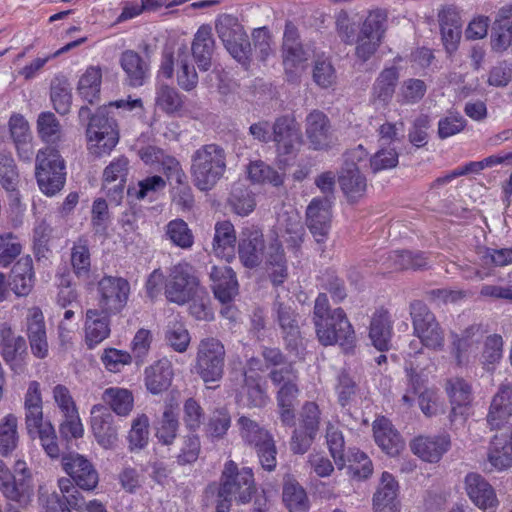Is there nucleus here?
Returning a JSON list of instances; mask_svg holds the SVG:
<instances>
[{
    "instance_id": "nucleus-63",
    "label": "nucleus",
    "mask_w": 512,
    "mask_h": 512,
    "mask_svg": "<svg viewBox=\"0 0 512 512\" xmlns=\"http://www.w3.org/2000/svg\"><path fill=\"white\" fill-rule=\"evenodd\" d=\"M166 340L175 351L182 353L188 348L190 335L183 323L173 320L167 325Z\"/></svg>"
},
{
    "instance_id": "nucleus-56",
    "label": "nucleus",
    "mask_w": 512,
    "mask_h": 512,
    "mask_svg": "<svg viewBox=\"0 0 512 512\" xmlns=\"http://www.w3.org/2000/svg\"><path fill=\"white\" fill-rule=\"evenodd\" d=\"M149 418L146 414H139L133 419L128 434L129 449L131 451L145 448L149 441Z\"/></svg>"
},
{
    "instance_id": "nucleus-46",
    "label": "nucleus",
    "mask_w": 512,
    "mask_h": 512,
    "mask_svg": "<svg viewBox=\"0 0 512 512\" xmlns=\"http://www.w3.org/2000/svg\"><path fill=\"white\" fill-rule=\"evenodd\" d=\"M102 399L109 405L110 411L112 410L119 416H127L133 409V395L129 390L124 388H107L103 392Z\"/></svg>"
},
{
    "instance_id": "nucleus-13",
    "label": "nucleus",
    "mask_w": 512,
    "mask_h": 512,
    "mask_svg": "<svg viewBox=\"0 0 512 512\" xmlns=\"http://www.w3.org/2000/svg\"><path fill=\"white\" fill-rule=\"evenodd\" d=\"M62 467L69 479L81 490L93 491L99 483V473L93 463L79 453L64 454Z\"/></svg>"
},
{
    "instance_id": "nucleus-47",
    "label": "nucleus",
    "mask_w": 512,
    "mask_h": 512,
    "mask_svg": "<svg viewBox=\"0 0 512 512\" xmlns=\"http://www.w3.org/2000/svg\"><path fill=\"white\" fill-rule=\"evenodd\" d=\"M102 71L98 66H90L78 82V92L88 103L93 104L99 98Z\"/></svg>"
},
{
    "instance_id": "nucleus-54",
    "label": "nucleus",
    "mask_w": 512,
    "mask_h": 512,
    "mask_svg": "<svg viewBox=\"0 0 512 512\" xmlns=\"http://www.w3.org/2000/svg\"><path fill=\"white\" fill-rule=\"evenodd\" d=\"M178 430L179 421L177 414L171 407L166 408L156 429V438L162 445L171 446L177 438Z\"/></svg>"
},
{
    "instance_id": "nucleus-41",
    "label": "nucleus",
    "mask_w": 512,
    "mask_h": 512,
    "mask_svg": "<svg viewBox=\"0 0 512 512\" xmlns=\"http://www.w3.org/2000/svg\"><path fill=\"white\" fill-rule=\"evenodd\" d=\"M236 244V233L230 221L217 222L213 239V251L227 261L233 257Z\"/></svg>"
},
{
    "instance_id": "nucleus-1",
    "label": "nucleus",
    "mask_w": 512,
    "mask_h": 512,
    "mask_svg": "<svg viewBox=\"0 0 512 512\" xmlns=\"http://www.w3.org/2000/svg\"><path fill=\"white\" fill-rule=\"evenodd\" d=\"M313 323L322 345L339 344L346 352L354 348L356 335L352 324L342 308L330 309L325 293H320L315 300Z\"/></svg>"
},
{
    "instance_id": "nucleus-44",
    "label": "nucleus",
    "mask_w": 512,
    "mask_h": 512,
    "mask_svg": "<svg viewBox=\"0 0 512 512\" xmlns=\"http://www.w3.org/2000/svg\"><path fill=\"white\" fill-rule=\"evenodd\" d=\"M249 180L254 184H270L279 187L284 183V174L262 160H255L247 166Z\"/></svg>"
},
{
    "instance_id": "nucleus-21",
    "label": "nucleus",
    "mask_w": 512,
    "mask_h": 512,
    "mask_svg": "<svg viewBox=\"0 0 512 512\" xmlns=\"http://www.w3.org/2000/svg\"><path fill=\"white\" fill-rule=\"evenodd\" d=\"M332 204L312 199L306 209V224L318 244L325 243L331 228Z\"/></svg>"
},
{
    "instance_id": "nucleus-43",
    "label": "nucleus",
    "mask_w": 512,
    "mask_h": 512,
    "mask_svg": "<svg viewBox=\"0 0 512 512\" xmlns=\"http://www.w3.org/2000/svg\"><path fill=\"white\" fill-rule=\"evenodd\" d=\"M398 79L399 71L396 66L383 69L373 84V98L387 104L393 97Z\"/></svg>"
},
{
    "instance_id": "nucleus-30",
    "label": "nucleus",
    "mask_w": 512,
    "mask_h": 512,
    "mask_svg": "<svg viewBox=\"0 0 512 512\" xmlns=\"http://www.w3.org/2000/svg\"><path fill=\"white\" fill-rule=\"evenodd\" d=\"M215 41L212 36L211 27L202 25L194 35L191 45V52L198 68L201 71H208L212 66Z\"/></svg>"
},
{
    "instance_id": "nucleus-59",
    "label": "nucleus",
    "mask_w": 512,
    "mask_h": 512,
    "mask_svg": "<svg viewBox=\"0 0 512 512\" xmlns=\"http://www.w3.org/2000/svg\"><path fill=\"white\" fill-rule=\"evenodd\" d=\"M166 235L174 245L182 249L190 248L193 245L192 232L182 219L170 221L166 226Z\"/></svg>"
},
{
    "instance_id": "nucleus-57",
    "label": "nucleus",
    "mask_w": 512,
    "mask_h": 512,
    "mask_svg": "<svg viewBox=\"0 0 512 512\" xmlns=\"http://www.w3.org/2000/svg\"><path fill=\"white\" fill-rule=\"evenodd\" d=\"M427 86L421 79L410 78L401 83L397 102L401 105L418 103L425 95Z\"/></svg>"
},
{
    "instance_id": "nucleus-42",
    "label": "nucleus",
    "mask_w": 512,
    "mask_h": 512,
    "mask_svg": "<svg viewBox=\"0 0 512 512\" xmlns=\"http://www.w3.org/2000/svg\"><path fill=\"white\" fill-rule=\"evenodd\" d=\"M71 265L74 274L79 280L87 281L91 272V255L88 240L80 237L71 248Z\"/></svg>"
},
{
    "instance_id": "nucleus-64",
    "label": "nucleus",
    "mask_w": 512,
    "mask_h": 512,
    "mask_svg": "<svg viewBox=\"0 0 512 512\" xmlns=\"http://www.w3.org/2000/svg\"><path fill=\"white\" fill-rule=\"evenodd\" d=\"M37 131L47 143H54L60 137V124L52 112H42L37 119Z\"/></svg>"
},
{
    "instance_id": "nucleus-23",
    "label": "nucleus",
    "mask_w": 512,
    "mask_h": 512,
    "mask_svg": "<svg viewBox=\"0 0 512 512\" xmlns=\"http://www.w3.org/2000/svg\"><path fill=\"white\" fill-rule=\"evenodd\" d=\"M24 411L27 433L35 439L37 432L41 431L45 425L40 384L37 381H31L28 385L24 398Z\"/></svg>"
},
{
    "instance_id": "nucleus-3",
    "label": "nucleus",
    "mask_w": 512,
    "mask_h": 512,
    "mask_svg": "<svg viewBox=\"0 0 512 512\" xmlns=\"http://www.w3.org/2000/svg\"><path fill=\"white\" fill-rule=\"evenodd\" d=\"M225 149L215 143L205 144L191 156L192 181L200 191H209L224 176L227 168Z\"/></svg>"
},
{
    "instance_id": "nucleus-27",
    "label": "nucleus",
    "mask_w": 512,
    "mask_h": 512,
    "mask_svg": "<svg viewBox=\"0 0 512 512\" xmlns=\"http://www.w3.org/2000/svg\"><path fill=\"white\" fill-rule=\"evenodd\" d=\"M503 428L492 438L487 455L491 468L498 471L512 466V426Z\"/></svg>"
},
{
    "instance_id": "nucleus-14",
    "label": "nucleus",
    "mask_w": 512,
    "mask_h": 512,
    "mask_svg": "<svg viewBox=\"0 0 512 512\" xmlns=\"http://www.w3.org/2000/svg\"><path fill=\"white\" fill-rule=\"evenodd\" d=\"M60 494L53 492L44 501L45 512H71V509L81 510L86 506L85 498L80 488L69 478L58 480Z\"/></svg>"
},
{
    "instance_id": "nucleus-51",
    "label": "nucleus",
    "mask_w": 512,
    "mask_h": 512,
    "mask_svg": "<svg viewBox=\"0 0 512 512\" xmlns=\"http://www.w3.org/2000/svg\"><path fill=\"white\" fill-rule=\"evenodd\" d=\"M237 425L239 426L240 436L243 441L254 448L272 437L268 430L247 416L239 417Z\"/></svg>"
},
{
    "instance_id": "nucleus-45",
    "label": "nucleus",
    "mask_w": 512,
    "mask_h": 512,
    "mask_svg": "<svg viewBox=\"0 0 512 512\" xmlns=\"http://www.w3.org/2000/svg\"><path fill=\"white\" fill-rule=\"evenodd\" d=\"M0 183L10 193L11 199L15 203H19V192L17 191L19 172L15 160L7 153H0Z\"/></svg>"
},
{
    "instance_id": "nucleus-60",
    "label": "nucleus",
    "mask_w": 512,
    "mask_h": 512,
    "mask_svg": "<svg viewBox=\"0 0 512 512\" xmlns=\"http://www.w3.org/2000/svg\"><path fill=\"white\" fill-rule=\"evenodd\" d=\"M326 442L335 464L342 469L345 466L344 437L342 432L330 423L326 428Z\"/></svg>"
},
{
    "instance_id": "nucleus-55",
    "label": "nucleus",
    "mask_w": 512,
    "mask_h": 512,
    "mask_svg": "<svg viewBox=\"0 0 512 512\" xmlns=\"http://www.w3.org/2000/svg\"><path fill=\"white\" fill-rule=\"evenodd\" d=\"M283 64L287 74L294 79L298 70L304 68L305 63L309 59L308 52L303 48L301 42L294 45L283 46Z\"/></svg>"
},
{
    "instance_id": "nucleus-36",
    "label": "nucleus",
    "mask_w": 512,
    "mask_h": 512,
    "mask_svg": "<svg viewBox=\"0 0 512 512\" xmlns=\"http://www.w3.org/2000/svg\"><path fill=\"white\" fill-rule=\"evenodd\" d=\"M9 286L17 296H27L34 286L33 261L30 256L19 259L10 274Z\"/></svg>"
},
{
    "instance_id": "nucleus-50",
    "label": "nucleus",
    "mask_w": 512,
    "mask_h": 512,
    "mask_svg": "<svg viewBox=\"0 0 512 512\" xmlns=\"http://www.w3.org/2000/svg\"><path fill=\"white\" fill-rule=\"evenodd\" d=\"M444 390L450 404L470 405L473 400L471 385L461 377H450L446 379Z\"/></svg>"
},
{
    "instance_id": "nucleus-32",
    "label": "nucleus",
    "mask_w": 512,
    "mask_h": 512,
    "mask_svg": "<svg viewBox=\"0 0 512 512\" xmlns=\"http://www.w3.org/2000/svg\"><path fill=\"white\" fill-rule=\"evenodd\" d=\"M392 334V320L389 312L383 308L378 309L373 314L369 327V338L373 346L379 351H388L391 348Z\"/></svg>"
},
{
    "instance_id": "nucleus-7",
    "label": "nucleus",
    "mask_w": 512,
    "mask_h": 512,
    "mask_svg": "<svg viewBox=\"0 0 512 512\" xmlns=\"http://www.w3.org/2000/svg\"><path fill=\"white\" fill-rule=\"evenodd\" d=\"M225 357V347L219 339L203 338L197 346L194 371L205 383L217 382L224 374Z\"/></svg>"
},
{
    "instance_id": "nucleus-48",
    "label": "nucleus",
    "mask_w": 512,
    "mask_h": 512,
    "mask_svg": "<svg viewBox=\"0 0 512 512\" xmlns=\"http://www.w3.org/2000/svg\"><path fill=\"white\" fill-rule=\"evenodd\" d=\"M200 451L201 443L199 436L195 432H190L179 439L174 457L178 465H190L197 461Z\"/></svg>"
},
{
    "instance_id": "nucleus-49",
    "label": "nucleus",
    "mask_w": 512,
    "mask_h": 512,
    "mask_svg": "<svg viewBox=\"0 0 512 512\" xmlns=\"http://www.w3.org/2000/svg\"><path fill=\"white\" fill-rule=\"evenodd\" d=\"M283 501L290 512H307L309 502L303 487L295 480L288 479L283 487Z\"/></svg>"
},
{
    "instance_id": "nucleus-26",
    "label": "nucleus",
    "mask_w": 512,
    "mask_h": 512,
    "mask_svg": "<svg viewBox=\"0 0 512 512\" xmlns=\"http://www.w3.org/2000/svg\"><path fill=\"white\" fill-rule=\"evenodd\" d=\"M26 326L32 354L39 359L46 358L48 356L49 345L44 316L40 308L33 307L29 310Z\"/></svg>"
},
{
    "instance_id": "nucleus-28",
    "label": "nucleus",
    "mask_w": 512,
    "mask_h": 512,
    "mask_svg": "<svg viewBox=\"0 0 512 512\" xmlns=\"http://www.w3.org/2000/svg\"><path fill=\"white\" fill-rule=\"evenodd\" d=\"M210 279L215 297L222 303H228L238 294L236 274L231 267L213 266Z\"/></svg>"
},
{
    "instance_id": "nucleus-22",
    "label": "nucleus",
    "mask_w": 512,
    "mask_h": 512,
    "mask_svg": "<svg viewBox=\"0 0 512 512\" xmlns=\"http://www.w3.org/2000/svg\"><path fill=\"white\" fill-rule=\"evenodd\" d=\"M128 172L129 160L124 156L113 159L103 171V189L116 204L123 198Z\"/></svg>"
},
{
    "instance_id": "nucleus-61",
    "label": "nucleus",
    "mask_w": 512,
    "mask_h": 512,
    "mask_svg": "<svg viewBox=\"0 0 512 512\" xmlns=\"http://www.w3.org/2000/svg\"><path fill=\"white\" fill-rule=\"evenodd\" d=\"M229 204L233 211L240 215L246 216L255 208V200L252 193L242 186H234L229 197Z\"/></svg>"
},
{
    "instance_id": "nucleus-52",
    "label": "nucleus",
    "mask_w": 512,
    "mask_h": 512,
    "mask_svg": "<svg viewBox=\"0 0 512 512\" xmlns=\"http://www.w3.org/2000/svg\"><path fill=\"white\" fill-rule=\"evenodd\" d=\"M18 420L13 414L6 415L0 421V454L2 456L10 455L17 447L18 436Z\"/></svg>"
},
{
    "instance_id": "nucleus-17",
    "label": "nucleus",
    "mask_w": 512,
    "mask_h": 512,
    "mask_svg": "<svg viewBox=\"0 0 512 512\" xmlns=\"http://www.w3.org/2000/svg\"><path fill=\"white\" fill-rule=\"evenodd\" d=\"M272 310L286 348L292 351L297 350L302 345L300 315L289 303L279 300L274 302Z\"/></svg>"
},
{
    "instance_id": "nucleus-11",
    "label": "nucleus",
    "mask_w": 512,
    "mask_h": 512,
    "mask_svg": "<svg viewBox=\"0 0 512 512\" xmlns=\"http://www.w3.org/2000/svg\"><path fill=\"white\" fill-rule=\"evenodd\" d=\"M176 68L177 84L184 91H191L198 85V74L192 63L190 53L186 47L177 50L176 58L172 54H165L160 66V74L170 79Z\"/></svg>"
},
{
    "instance_id": "nucleus-58",
    "label": "nucleus",
    "mask_w": 512,
    "mask_h": 512,
    "mask_svg": "<svg viewBox=\"0 0 512 512\" xmlns=\"http://www.w3.org/2000/svg\"><path fill=\"white\" fill-rule=\"evenodd\" d=\"M385 23L386 14L383 11H371L362 23L358 35L365 38L382 40L386 31Z\"/></svg>"
},
{
    "instance_id": "nucleus-37",
    "label": "nucleus",
    "mask_w": 512,
    "mask_h": 512,
    "mask_svg": "<svg viewBox=\"0 0 512 512\" xmlns=\"http://www.w3.org/2000/svg\"><path fill=\"white\" fill-rule=\"evenodd\" d=\"M340 188L351 203L362 198L367 190V180L355 164L343 169L339 176Z\"/></svg>"
},
{
    "instance_id": "nucleus-6",
    "label": "nucleus",
    "mask_w": 512,
    "mask_h": 512,
    "mask_svg": "<svg viewBox=\"0 0 512 512\" xmlns=\"http://www.w3.org/2000/svg\"><path fill=\"white\" fill-rule=\"evenodd\" d=\"M200 289L195 268L188 262L172 266L166 278L164 294L169 302L184 305L191 301Z\"/></svg>"
},
{
    "instance_id": "nucleus-53",
    "label": "nucleus",
    "mask_w": 512,
    "mask_h": 512,
    "mask_svg": "<svg viewBox=\"0 0 512 512\" xmlns=\"http://www.w3.org/2000/svg\"><path fill=\"white\" fill-rule=\"evenodd\" d=\"M390 267L394 270L425 269L428 265L422 252L393 251L388 256Z\"/></svg>"
},
{
    "instance_id": "nucleus-18",
    "label": "nucleus",
    "mask_w": 512,
    "mask_h": 512,
    "mask_svg": "<svg viewBox=\"0 0 512 512\" xmlns=\"http://www.w3.org/2000/svg\"><path fill=\"white\" fill-rule=\"evenodd\" d=\"M268 378L277 388V404L296 405L300 394L299 375L293 364L272 369L268 374Z\"/></svg>"
},
{
    "instance_id": "nucleus-8",
    "label": "nucleus",
    "mask_w": 512,
    "mask_h": 512,
    "mask_svg": "<svg viewBox=\"0 0 512 512\" xmlns=\"http://www.w3.org/2000/svg\"><path fill=\"white\" fill-rule=\"evenodd\" d=\"M89 151L100 157L109 154L119 141L117 124L108 116L107 108L100 107L91 117L86 129Z\"/></svg>"
},
{
    "instance_id": "nucleus-39",
    "label": "nucleus",
    "mask_w": 512,
    "mask_h": 512,
    "mask_svg": "<svg viewBox=\"0 0 512 512\" xmlns=\"http://www.w3.org/2000/svg\"><path fill=\"white\" fill-rule=\"evenodd\" d=\"M0 491L9 501L20 505L28 502L29 491L24 479L17 480L2 461H0Z\"/></svg>"
},
{
    "instance_id": "nucleus-31",
    "label": "nucleus",
    "mask_w": 512,
    "mask_h": 512,
    "mask_svg": "<svg viewBox=\"0 0 512 512\" xmlns=\"http://www.w3.org/2000/svg\"><path fill=\"white\" fill-rule=\"evenodd\" d=\"M376 444L388 455L396 456L404 448V441L387 418H379L373 424Z\"/></svg>"
},
{
    "instance_id": "nucleus-24",
    "label": "nucleus",
    "mask_w": 512,
    "mask_h": 512,
    "mask_svg": "<svg viewBox=\"0 0 512 512\" xmlns=\"http://www.w3.org/2000/svg\"><path fill=\"white\" fill-rule=\"evenodd\" d=\"M512 415V383H502L493 396L487 414V423L490 428L501 429Z\"/></svg>"
},
{
    "instance_id": "nucleus-34",
    "label": "nucleus",
    "mask_w": 512,
    "mask_h": 512,
    "mask_svg": "<svg viewBox=\"0 0 512 512\" xmlns=\"http://www.w3.org/2000/svg\"><path fill=\"white\" fill-rule=\"evenodd\" d=\"M110 316L111 315H105L96 308L86 311L85 340L90 349L94 348L109 336Z\"/></svg>"
},
{
    "instance_id": "nucleus-4",
    "label": "nucleus",
    "mask_w": 512,
    "mask_h": 512,
    "mask_svg": "<svg viewBox=\"0 0 512 512\" xmlns=\"http://www.w3.org/2000/svg\"><path fill=\"white\" fill-rule=\"evenodd\" d=\"M215 29L229 54L248 69L251 61V44L238 18L231 14H221L215 22Z\"/></svg>"
},
{
    "instance_id": "nucleus-20",
    "label": "nucleus",
    "mask_w": 512,
    "mask_h": 512,
    "mask_svg": "<svg viewBox=\"0 0 512 512\" xmlns=\"http://www.w3.org/2000/svg\"><path fill=\"white\" fill-rule=\"evenodd\" d=\"M464 489L472 503L484 512H495L498 499L493 487L480 474L468 473L464 478Z\"/></svg>"
},
{
    "instance_id": "nucleus-5",
    "label": "nucleus",
    "mask_w": 512,
    "mask_h": 512,
    "mask_svg": "<svg viewBox=\"0 0 512 512\" xmlns=\"http://www.w3.org/2000/svg\"><path fill=\"white\" fill-rule=\"evenodd\" d=\"M35 175L40 190L53 196L65 184V163L59 152L53 147H46L36 155Z\"/></svg>"
},
{
    "instance_id": "nucleus-9",
    "label": "nucleus",
    "mask_w": 512,
    "mask_h": 512,
    "mask_svg": "<svg viewBox=\"0 0 512 512\" xmlns=\"http://www.w3.org/2000/svg\"><path fill=\"white\" fill-rule=\"evenodd\" d=\"M414 334L425 347L439 351L444 347V330L441 328L435 315L422 301H413L410 304Z\"/></svg>"
},
{
    "instance_id": "nucleus-62",
    "label": "nucleus",
    "mask_w": 512,
    "mask_h": 512,
    "mask_svg": "<svg viewBox=\"0 0 512 512\" xmlns=\"http://www.w3.org/2000/svg\"><path fill=\"white\" fill-rule=\"evenodd\" d=\"M419 407L424 415L433 417L445 412V402L438 391L433 388H427L419 394Z\"/></svg>"
},
{
    "instance_id": "nucleus-35",
    "label": "nucleus",
    "mask_w": 512,
    "mask_h": 512,
    "mask_svg": "<svg viewBox=\"0 0 512 512\" xmlns=\"http://www.w3.org/2000/svg\"><path fill=\"white\" fill-rule=\"evenodd\" d=\"M120 64L132 87L142 86L149 78V63L134 50L124 51L121 54Z\"/></svg>"
},
{
    "instance_id": "nucleus-33",
    "label": "nucleus",
    "mask_w": 512,
    "mask_h": 512,
    "mask_svg": "<svg viewBox=\"0 0 512 512\" xmlns=\"http://www.w3.org/2000/svg\"><path fill=\"white\" fill-rule=\"evenodd\" d=\"M172 378V364L166 358L158 360L145 369V386L154 395L166 391L171 385Z\"/></svg>"
},
{
    "instance_id": "nucleus-40",
    "label": "nucleus",
    "mask_w": 512,
    "mask_h": 512,
    "mask_svg": "<svg viewBox=\"0 0 512 512\" xmlns=\"http://www.w3.org/2000/svg\"><path fill=\"white\" fill-rule=\"evenodd\" d=\"M185 96L175 87L160 84L155 91V107L169 116L180 115L184 109Z\"/></svg>"
},
{
    "instance_id": "nucleus-15",
    "label": "nucleus",
    "mask_w": 512,
    "mask_h": 512,
    "mask_svg": "<svg viewBox=\"0 0 512 512\" xmlns=\"http://www.w3.org/2000/svg\"><path fill=\"white\" fill-rule=\"evenodd\" d=\"M266 248L264 235L257 227H246L242 230L238 241V259L247 269L260 266Z\"/></svg>"
},
{
    "instance_id": "nucleus-10",
    "label": "nucleus",
    "mask_w": 512,
    "mask_h": 512,
    "mask_svg": "<svg viewBox=\"0 0 512 512\" xmlns=\"http://www.w3.org/2000/svg\"><path fill=\"white\" fill-rule=\"evenodd\" d=\"M98 308L105 315H116L127 305L130 283L122 277L104 276L97 284Z\"/></svg>"
},
{
    "instance_id": "nucleus-25",
    "label": "nucleus",
    "mask_w": 512,
    "mask_h": 512,
    "mask_svg": "<svg viewBox=\"0 0 512 512\" xmlns=\"http://www.w3.org/2000/svg\"><path fill=\"white\" fill-rule=\"evenodd\" d=\"M451 440L447 434L419 436L410 443L411 451L423 461L437 463L450 449Z\"/></svg>"
},
{
    "instance_id": "nucleus-38",
    "label": "nucleus",
    "mask_w": 512,
    "mask_h": 512,
    "mask_svg": "<svg viewBox=\"0 0 512 512\" xmlns=\"http://www.w3.org/2000/svg\"><path fill=\"white\" fill-rule=\"evenodd\" d=\"M398 483L394 477L383 472L381 483L373 497L374 512H398L396 497Z\"/></svg>"
},
{
    "instance_id": "nucleus-29",
    "label": "nucleus",
    "mask_w": 512,
    "mask_h": 512,
    "mask_svg": "<svg viewBox=\"0 0 512 512\" xmlns=\"http://www.w3.org/2000/svg\"><path fill=\"white\" fill-rule=\"evenodd\" d=\"M306 136L315 150L329 147L331 143L330 123L322 111L313 110L306 117Z\"/></svg>"
},
{
    "instance_id": "nucleus-2",
    "label": "nucleus",
    "mask_w": 512,
    "mask_h": 512,
    "mask_svg": "<svg viewBox=\"0 0 512 512\" xmlns=\"http://www.w3.org/2000/svg\"><path fill=\"white\" fill-rule=\"evenodd\" d=\"M208 491L216 493V512H229L233 500L248 503L256 492L252 470L246 467L239 470L233 461H229L225 464L220 485H211Z\"/></svg>"
},
{
    "instance_id": "nucleus-12",
    "label": "nucleus",
    "mask_w": 512,
    "mask_h": 512,
    "mask_svg": "<svg viewBox=\"0 0 512 512\" xmlns=\"http://www.w3.org/2000/svg\"><path fill=\"white\" fill-rule=\"evenodd\" d=\"M0 355L12 372L21 375L27 362V345L22 336H16L8 323L0 324Z\"/></svg>"
},
{
    "instance_id": "nucleus-16",
    "label": "nucleus",
    "mask_w": 512,
    "mask_h": 512,
    "mask_svg": "<svg viewBox=\"0 0 512 512\" xmlns=\"http://www.w3.org/2000/svg\"><path fill=\"white\" fill-rule=\"evenodd\" d=\"M273 138L279 155H294L303 143L302 133L295 119L288 115L277 117L272 125Z\"/></svg>"
},
{
    "instance_id": "nucleus-19",
    "label": "nucleus",
    "mask_w": 512,
    "mask_h": 512,
    "mask_svg": "<svg viewBox=\"0 0 512 512\" xmlns=\"http://www.w3.org/2000/svg\"><path fill=\"white\" fill-rule=\"evenodd\" d=\"M91 428L98 442L105 449H112L118 442V428L109 408L96 404L91 409Z\"/></svg>"
}]
</instances>
